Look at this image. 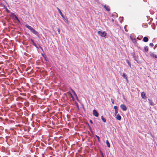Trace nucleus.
<instances>
[{
    "label": "nucleus",
    "instance_id": "nucleus-6",
    "mask_svg": "<svg viewBox=\"0 0 157 157\" xmlns=\"http://www.w3.org/2000/svg\"><path fill=\"white\" fill-rule=\"evenodd\" d=\"M141 96L143 98L146 99L147 98L145 95V93L144 92H142L141 93Z\"/></svg>",
    "mask_w": 157,
    "mask_h": 157
},
{
    "label": "nucleus",
    "instance_id": "nucleus-21",
    "mask_svg": "<svg viewBox=\"0 0 157 157\" xmlns=\"http://www.w3.org/2000/svg\"><path fill=\"white\" fill-rule=\"evenodd\" d=\"M114 109H115V110H118L117 109V107L116 106H114Z\"/></svg>",
    "mask_w": 157,
    "mask_h": 157
},
{
    "label": "nucleus",
    "instance_id": "nucleus-1",
    "mask_svg": "<svg viewBox=\"0 0 157 157\" xmlns=\"http://www.w3.org/2000/svg\"><path fill=\"white\" fill-rule=\"evenodd\" d=\"M25 26L28 29L30 30L34 34H35V35L37 36H38V33L31 26L28 25H25Z\"/></svg>",
    "mask_w": 157,
    "mask_h": 157
},
{
    "label": "nucleus",
    "instance_id": "nucleus-26",
    "mask_svg": "<svg viewBox=\"0 0 157 157\" xmlns=\"http://www.w3.org/2000/svg\"><path fill=\"white\" fill-rule=\"evenodd\" d=\"M57 31L58 32V33L59 34L60 33V30L59 29H57Z\"/></svg>",
    "mask_w": 157,
    "mask_h": 157
},
{
    "label": "nucleus",
    "instance_id": "nucleus-7",
    "mask_svg": "<svg viewBox=\"0 0 157 157\" xmlns=\"http://www.w3.org/2000/svg\"><path fill=\"white\" fill-rule=\"evenodd\" d=\"M116 118L117 120L120 121L121 119V117L119 114H118L116 115Z\"/></svg>",
    "mask_w": 157,
    "mask_h": 157
},
{
    "label": "nucleus",
    "instance_id": "nucleus-15",
    "mask_svg": "<svg viewBox=\"0 0 157 157\" xmlns=\"http://www.w3.org/2000/svg\"><path fill=\"white\" fill-rule=\"evenodd\" d=\"M131 39H132V42L133 43H135L136 42V39L132 38L131 37Z\"/></svg>",
    "mask_w": 157,
    "mask_h": 157
},
{
    "label": "nucleus",
    "instance_id": "nucleus-10",
    "mask_svg": "<svg viewBox=\"0 0 157 157\" xmlns=\"http://www.w3.org/2000/svg\"><path fill=\"white\" fill-rule=\"evenodd\" d=\"M143 40L145 42H147L148 40V39L147 37H144L143 39Z\"/></svg>",
    "mask_w": 157,
    "mask_h": 157
},
{
    "label": "nucleus",
    "instance_id": "nucleus-13",
    "mask_svg": "<svg viewBox=\"0 0 157 157\" xmlns=\"http://www.w3.org/2000/svg\"><path fill=\"white\" fill-rule=\"evenodd\" d=\"M126 61L127 62V63H128V65L129 66V67H131V64L130 63V62H129V61L127 59L126 60Z\"/></svg>",
    "mask_w": 157,
    "mask_h": 157
},
{
    "label": "nucleus",
    "instance_id": "nucleus-16",
    "mask_svg": "<svg viewBox=\"0 0 157 157\" xmlns=\"http://www.w3.org/2000/svg\"><path fill=\"white\" fill-rule=\"evenodd\" d=\"M144 49L145 51L147 52L148 50V48L147 46H146L144 47Z\"/></svg>",
    "mask_w": 157,
    "mask_h": 157
},
{
    "label": "nucleus",
    "instance_id": "nucleus-30",
    "mask_svg": "<svg viewBox=\"0 0 157 157\" xmlns=\"http://www.w3.org/2000/svg\"><path fill=\"white\" fill-rule=\"evenodd\" d=\"M137 39H139V40H140V39H139V38L138 37H137Z\"/></svg>",
    "mask_w": 157,
    "mask_h": 157
},
{
    "label": "nucleus",
    "instance_id": "nucleus-22",
    "mask_svg": "<svg viewBox=\"0 0 157 157\" xmlns=\"http://www.w3.org/2000/svg\"><path fill=\"white\" fill-rule=\"evenodd\" d=\"M95 136H96V137L98 139V141L99 142L100 141V139H99V136H98L97 135H96Z\"/></svg>",
    "mask_w": 157,
    "mask_h": 157
},
{
    "label": "nucleus",
    "instance_id": "nucleus-29",
    "mask_svg": "<svg viewBox=\"0 0 157 157\" xmlns=\"http://www.w3.org/2000/svg\"><path fill=\"white\" fill-rule=\"evenodd\" d=\"M31 40L33 43L34 42L33 40L32 39H31Z\"/></svg>",
    "mask_w": 157,
    "mask_h": 157
},
{
    "label": "nucleus",
    "instance_id": "nucleus-11",
    "mask_svg": "<svg viewBox=\"0 0 157 157\" xmlns=\"http://www.w3.org/2000/svg\"><path fill=\"white\" fill-rule=\"evenodd\" d=\"M63 20L66 23L68 24H69V22L68 21V19L67 18L65 17Z\"/></svg>",
    "mask_w": 157,
    "mask_h": 157
},
{
    "label": "nucleus",
    "instance_id": "nucleus-23",
    "mask_svg": "<svg viewBox=\"0 0 157 157\" xmlns=\"http://www.w3.org/2000/svg\"><path fill=\"white\" fill-rule=\"evenodd\" d=\"M149 45L151 47H153V46H154V44H153L152 43H150V44H149Z\"/></svg>",
    "mask_w": 157,
    "mask_h": 157
},
{
    "label": "nucleus",
    "instance_id": "nucleus-2",
    "mask_svg": "<svg viewBox=\"0 0 157 157\" xmlns=\"http://www.w3.org/2000/svg\"><path fill=\"white\" fill-rule=\"evenodd\" d=\"M98 34L102 37H105L107 35V33L104 31H99L98 32Z\"/></svg>",
    "mask_w": 157,
    "mask_h": 157
},
{
    "label": "nucleus",
    "instance_id": "nucleus-20",
    "mask_svg": "<svg viewBox=\"0 0 157 157\" xmlns=\"http://www.w3.org/2000/svg\"><path fill=\"white\" fill-rule=\"evenodd\" d=\"M72 92H73L74 95L75 96V97L76 98H77V94H76L75 93V91H74V90H72Z\"/></svg>",
    "mask_w": 157,
    "mask_h": 157
},
{
    "label": "nucleus",
    "instance_id": "nucleus-5",
    "mask_svg": "<svg viewBox=\"0 0 157 157\" xmlns=\"http://www.w3.org/2000/svg\"><path fill=\"white\" fill-rule=\"evenodd\" d=\"M150 56L152 57L157 58V55L153 53H151L150 54Z\"/></svg>",
    "mask_w": 157,
    "mask_h": 157
},
{
    "label": "nucleus",
    "instance_id": "nucleus-28",
    "mask_svg": "<svg viewBox=\"0 0 157 157\" xmlns=\"http://www.w3.org/2000/svg\"><path fill=\"white\" fill-rule=\"evenodd\" d=\"M90 122L91 124H93V123L92 121L91 120H90Z\"/></svg>",
    "mask_w": 157,
    "mask_h": 157
},
{
    "label": "nucleus",
    "instance_id": "nucleus-3",
    "mask_svg": "<svg viewBox=\"0 0 157 157\" xmlns=\"http://www.w3.org/2000/svg\"><path fill=\"white\" fill-rule=\"evenodd\" d=\"M121 108L123 111H125L127 110V107L125 105L123 104H122L120 106Z\"/></svg>",
    "mask_w": 157,
    "mask_h": 157
},
{
    "label": "nucleus",
    "instance_id": "nucleus-12",
    "mask_svg": "<svg viewBox=\"0 0 157 157\" xmlns=\"http://www.w3.org/2000/svg\"><path fill=\"white\" fill-rule=\"evenodd\" d=\"M122 76L124 78L127 79V75L125 73H123Z\"/></svg>",
    "mask_w": 157,
    "mask_h": 157
},
{
    "label": "nucleus",
    "instance_id": "nucleus-27",
    "mask_svg": "<svg viewBox=\"0 0 157 157\" xmlns=\"http://www.w3.org/2000/svg\"><path fill=\"white\" fill-rule=\"evenodd\" d=\"M111 101H112V103L113 104L114 103V100L112 99H111Z\"/></svg>",
    "mask_w": 157,
    "mask_h": 157
},
{
    "label": "nucleus",
    "instance_id": "nucleus-24",
    "mask_svg": "<svg viewBox=\"0 0 157 157\" xmlns=\"http://www.w3.org/2000/svg\"><path fill=\"white\" fill-rule=\"evenodd\" d=\"M118 110H115V115H116L117 113H118Z\"/></svg>",
    "mask_w": 157,
    "mask_h": 157
},
{
    "label": "nucleus",
    "instance_id": "nucleus-4",
    "mask_svg": "<svg viewBox=\"0 0 157 157\" xmlns=\"http://www.w3.org/2000/svg\"><path fill=\"white\" fill-rule=\"evenodd\" d=\"M93 114L96 117L98 116V114L96 110L94 109L93 111Z\"/></svg>",
    "mask_w": 157,
    "mask_h": 157
},
{
    "label": "nucleus",
    "instance_id": "nucleus-17",
    "mask_svg": "<svg viewBox=\"0 0 157 157\" xmlns=\"http://www.w3.org/2000/svg\"><path fill=\"white\" fill-rule=\"evenodd\" d=\"M106 144L107 145V146L109 147H110V144H109V142H108V140H107L106 141Z\"/></svg>",
    "mask_w": 157,
    "mask_h": 157
},
{
    "label": "nucleus",
    "instance_id": "nucleus-18",
    "mask_svg": "<svg viewBox=\"0 0 157 157\" xmlns=\"http://www.w3.org/2000/svg\"><path fill=\"white\" fill-rule=\"evenodd\" d=\"M57 9L58 10V11L59 12V13L61 15V14H63L61 11L58 8H57Z\"/></svg>",
    "mask_w": 157,
    "mask_h": 157
},
{
    "label": "nucleus",
    "instance_id": "nucleus-25",
    "mask_svg": "<svg viewBox=\"0 0 157 157\" xmlns=\"http://www.w3.org/2000/svg\"><path fill=\"white\" fill-rule=\"evenodd\" d=\"M61 16H62V17L63 18V19H64L65 18V17L63 15V14H61Z\"/></svg>",
    "mask_w": 157,
    "mask_h": 157
},
{
    "label": "nucleus",
    "instance_id": "nucleus-8",
    "mask_svg": "<svg viewBox=\"0 0 157 157\" xmlns=\"http://www.w3.org/2000/svg\"><path fill=\"white\" fill-rule=\"evenodd\" d=\"M104 8L107 11H110V9L108 6L105 5L104 6Z\"/></svg>",
    "mask_w": 157,
    "mask_h": 157
},
{
    "label": "nucleus",
    "instance_id": "nucleus-19",
    "mask_svg": "<svg viewBox=\"0 0 157 157\" xmlns=\"http://www.w3.org/2000/svg\"><path fill=\"white\" fill-rule=\"evenodd\" d=\"M14 17H15V18L17 20V21L19 22H20V21L18 19V18L14 14Z\"/></svg>",
    "mask_w": 157,
    "mask_h": 157
},
{
    "label": "nucleus",
    "instance_id": "nucleus-14",
    "mask_svg": "<svg viewBox=\"0 0 157 157\" xmlns=\"http://www.w3.org/2000/svg\"><path fill=\"white\" fill-rule=\"evenodd\" d=\"M101 119H102V120L104 122H106V119L104 118L103 116H102L101 117Z\"/></svg>",
    "mask_w": 157,
    "mask_h": 157
},
{
    "label": "nucleus",
    "instance_id": "nucleus-9",
    "mask_svg": "<svg viewBox=\"0 0 157 157\" xmlns=\"http://www.w3.org/2000/svg\"><path fill=\"white\" fill-rule=\"evenodd\" d=\"M148 100L149 101V103L151 105V106H154L155 104L152 102V101L150 99H148Z\"/></svg>",
    "mask_w": 157,
    "mask_h": 157
}]
</instances>
